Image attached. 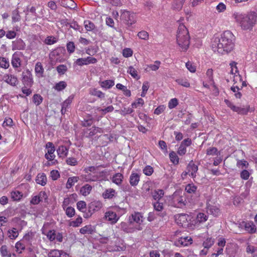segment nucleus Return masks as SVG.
<instances>
[{
    "mask_svg": "<svg viewBox=\"0 0 257 257\" xmlns=\"http://www.w3.org/2000/svg\"><path fill=\"white\" fill-rule=\"evenodd\" d=\"M235 40V36L231 32L225 31L221 35L220 38L213 39L211 44L212 49L214 52L221 54L228 53L234 49Z\"/></svg>",
    "mask_w": 257,
    "mask_h": 257,
    "instance_id": "1",
    "label": "nucleus"
},
{
    "mask_svg": "<svg viewBox=\"0 0 257 257\" xmlns=\"http://www.w3.org/2000/svg\"><path fill=\"white\" fill-rule=\"evenodd\" d=\"M232 17L243 30H251L255 25L257 19L254 12L248 14L234 12Z\"/></svg>",
    "mask_w": 257,
    "mask_h": 257,
    "instance_id": "2",
    "label": "nucleus"
},
{
    "mask_svg": "<svg viewBox=\"0 0 257 257\" xmlns=\"http://www.w3.org/2000/svg\"><path fill=\"white\" fill-rule=\"evenodd\" d=\"M177 42L182 51H186L190 44V36L187 29L184 25H180L177 34Z\"/></svg>",
    "mask_w": 257,
    "mask_h": 257,
    "instance_id": "3",
    "label": "nucleus"
},
{
    "mask_svg": "<svg viewBox=\"0 0 257 257\" xmlns=\"http://www.w3.org/2000/svg\"><path fill=\"white\" fill-rule=\"evenodd\" d=\"M186 198L178 192H175L172 195L171 205L175 207L182 208L186 205Z\"/></svg>",
    "mask_w": 257,
    "mask_h": 257,
    "instance_id": "4",
    "label": "nucleus"
},
{
    "mask_svg": "<svg viewBox=\"0 0 257 257\" xmlns=\"http://www.w3.org/2000/svg\"><path fill=\"white\" fill-rule=\"evenodd\" d=\"M32 236L29 234H26L23 238L15 244L16 251L18 253H22L26 248V246L29 243Z\"/></svg>",
    "mask_w": 257,
    "mask_h": 257,
    "instance_id": "5",
    "label": "nucleus"
},
{
    "mask_svg": "<svg viewBox=\"0 0 257 257\" xmlns=\"http://www.w3.org/2000/svg\"><path fill=\"white\" fill-rule=\"evenodd\" d=\"M224 102L226 105L229 107L233 111L237 112L238 114L245 115L250 111L249 106H246L243 107L236 106L231 101L227 99H225Z\"/></svg>",
    "mask_w": 257,
    "mask_h": 257,
    "instance_id": "6",
    "label": "nucleus"
},
{
    "mask_svg": "<svg viewBox=\"0 0 257 257\" xmlns=\"http://www.w3.org/2000/svg\"><path fill=\"white\" fill-rule=\"evenodd\" d=\"M105 172L104 171L99 172H94L93 173H88L83 176V178L86 182H95L102 180L105 175Z\"/></svg>",
    "mask_w": 257,
    "mask_h": 257,
    "instance_id": "7",
    "label": "nucleus"
},
{
    "mask_svg": "<svg viewBox=\"0 0 257 257\" xmlns=\"http://www.w3.org/2000/svg\"><path fill=\"white\" fill-rule=\"evenodd\" d=\"M46 149L47 151L45 155V158L49 161L54 160L55 158V148L52 142L47 143L46 145Z\"/></svg>",
    "mask_w": 257,
    "mask_h": 257,
    "instance_id": "8",
    "label": "nucleus"
},
{
    "mask_svg": "<svg viewBox=\"0 0 257 257\" xmlns=\"http://www.w3.org/2000/svg\"><path fill=\"white\" fill-rule=\"evenodd\" d=\"M104 218L105 220L110 223L114 224L117 222L119 217L115 212L112 210H108L105 212Z\"/></svg>",
    "mask_w": 257,
    "mask_h": 257,
    "instance_id": "9",
    "label": "nucleus"
},
{
    "mask_svg": "<svg viewBox=\"0 0 257 257\" xmlns=\"http://www.w3.org/2000/svg\"><path fill=\"white\" fill-rule=\"evenodd\" d=\"M97 61V59L94 57H87V58H78L76 60L75 63L76 65L82 66L90 64H95Z\"/></svg>",
    "mask_w": 257,
    "mask_h": 257,
    "instance_id": "10",
    "label": "nucleus"
},
{
    "mask_svg": "<svg viewBox=\"0 0 257 257\" xmlns=\"http://www.w3.org/2000/svg\"><path fill=\"white\" fill-rule=\"evenodd\" d=\"M121 16L127 22L128 25H132L136 22V15L133 13L129 11H124Z\"/></svg>",
    "mask_w": 257,
    "mask_h": 257,
    "instance_id": "11",
    "label": "nucleus"
},
{
    "mask_svg": "<svg viewBox=\"0 0 257 257\" xmlns=\"http://www.w3.org/2000/svg\"><path fill=\"white\" fill-rule=\"evenodd\" d=\"M191 143V140L189 138L183 140L178 148L177 153L180 156L185 155L186 153V147L190 146Z\"/></svg>",
    "mask_w": 257,
    "mask_h": 257,
    "instance_id": "12",
    "label": "nucleus"
},
{
    "mask_svg": "<svg viewBox=\"0 0 257 257\" xmlns=\"http://www.w3.org/2000/svg\"><path fill=\"white\" fill-rule=\"evenodd\" d=\"M102 207V203L100 201L94 200L91 202L88 205V209L89 212L94 213L99 211Z\"/></svg>",
    "mask_w": 257,
    "mask_h": 257,
    "instance_id": "13",
    "label": "nucleus"
},
{
    "mask_svg": "<svg viewBox=\"0 0 257 257\" xmlns=\"http://www.w3.org/2000/svg\"><path fill=\"white\" fill-rule=\"evenodd\" d=\"M23 83L25 86L31 87L33 83L32 75L29 71L23 73Z\"/></svg>",
    "mask_w": 257,
    "mask_h": 257,
    "instance_id": "14",
    "label": "nucleus"
},
{
    "mask_svg": "<svg viewBox=\"0 0 257 257\" xmlns=\"http://www.w3.org/2000/svg\"><path fill=\"white\" fill-rule=\"evenodd\" d=\"M3 80L8 84L13 86H16L18 83V80L16 76L12 74H5Z\"/></svg>",
    "mask_w": 257,
    "mask_h": 257,
    "instance_id": "15",
    "label": "nucleus"
},
{
    "mask_svg": "<svg viewBox=\"0 0 257 257\" xmlns=\"http://www.w3.org/2000/svg\"><path fill=\"white\" fill-rule=\"evenodd\" d=\"M187 171L189 173V175L192 178H194L198 171V166L196 165L193 161H191L187 167Z\"/></svg>",
    "mask_w": 257,
    "mask_h": 257,
    "instance_id": "16",
    "label": "nucleus"
},
{
    "mask_svg": "<svg viewBox=\"0 0 257 257\" xmlns=\"http://www.w3.org/2000/svg\"><path fill=\"white\" fill-rule=\"evenodd\" d=\"M58 2L62 7L70 9H74L77 6L72 0H58Z\"/></svg>",
    "mask_w": 257,
    "mask_h": 257,
    "instance_id": "17",
    "label": "nucleus"
},
{
    "mask_svg": "<svg viewBox=\"0 0 257 257\" xmlns=\"http://www.w3.org/2000/svg\"><path fill=\"white\" fill-rule=\"evenodd\" d=\"M12 65L15 68H19L21 65V60L20 58V53L15 52L12 56Z\"/></svg>",
    "mask_w": 257,
    "mask_h": 257,
    "instance_id": "18",
    "label": "nucleus"
},
{
    "mask_svg": "<svg viewBox=\"0 0 257 257\" xmlns=\"http://www.w3.org/2000/svg\"><path fill=\"white\" fill-rule=\"evenodd\" d=\"M26 48L25 43L21 39H17L13 42V50H24Z\"/></svg>",
    "mask_w": 257,
    "mask_h": 257,
    "instance_id": "19",
    "label": "nucleus"
},
{
    "mask_svg": "<svg viewBox=\"0 0 257 257\" xmlns=\"http://www.w3.org/2000/svg\"><path fill=\"white\" fill-rule=\"evenodd\" d=\"M190 241H192V239L190 237H181L175 242V244L177 246H185L188 245Z\"/></svg>",
    "mask_w": 257,
    "mask_h": 257,
    "instance_id": "20",
    "label": "nucleus"
},
{
    "mask_svg": "<svg viewBox=\"0 0 257 257\" xmlns=\"http://www.w3.org/2000/svg\"><path fill=\"white\" fill-rule=\"evenodd\" d=\"M140 180V175L132 172L130 177V183L132 186H137Z\"/></svg>",
    "mask_w": 257,
    "mask_h": 257,
    "instance_id": "21",
    "label": "nucleus"
},
{
    "mask_svg": "<svg viewBox=\"0 0 257 257\" xmlns=\"http://www.w3.org/2000/svg\"><path fill=\"white\" fill-rule=\"evenodd\" d=\"M69 148L64 146H60L57 150V153L59 157L64 158L68 154Z\"/></svg>",
    "mask_w": 257,
    "mask_h": 257,
    "instance_id": "22",
    "label": "nucleus"
},
{
    "mask_svg": "<svg viewBox=\"0 0 257 257\" xmlns=\"http://www.w3.org/2000/svg\"><path fill=\"white\" fill-rule=\"evenodd\" d=\"M74 98V96L71 95L69 96L67 99H66L62 103V108H61V113L64 114L65 113L67 110V108L68 106L71 104L72 101V100Z\"/></svg>",
    "mask_w": 257,
    "mask_h": 257,
    "instance_id": "23",
    "label": "nucleus"
},
{
    "mask_svg": "<svg viewBox=\"0 0 257 257\" xmlns=\"http://www.w3.org/2000/svg\"><path fill=\"white\" fill-rule=\"evenodd\" d=\"M116 194L115 190L112 188L106 189L102 193V196L104 199H112Z\"/></svg>",
    "mask_w": 257,
    "mask_h": 257,
    "instance_id": "24",
    "label": "nucleus"
},
{
    "mask_svg": "<svg viewBox=\"0 0 257 257\" xmlns=\"http://www.w3.org/2000/svg\"><path fill=\"white\" fill-rule=\"evenodd\" d=\"M79 232L83 234H92L95 232V227L91 225H87L80 228Z\"/></svg>",
    "mask_w": 257,
    "mask_h": 257,
    "instance_id": "25",
    "label": "nucleus"
},
{
    "mask_svg": "<svg viewBox=\"0 0 257 257\" xmlns=\"http://www.w3.org/2000/svg\"><path fill=\"white\" fill-rule=\"evenodd\" d=\"M123 179V175L120 173H117L114 174L112 177V182L117 185L121 184Z\"/></svg>",
    "mask_w": 257,
    "mask_h": 257,
    "instance_id": "26",
    "label": "nucleus"
},
{
    "mask_svg": "<svg viewBox=\"0 0 257 257\" xmlns=\"http://www.w3.org/2000/svg\"><path fill=\"white\" fill-rule=\"evenodd\" d=\"M143 216L139 212H135L132 214L131 217L130 218L131 222L132 221L138 224H141L143 222Z\"/></svg>",
    "mask_w": 257,
    "mask_h": 257,
    "instance_id": "27",
    "label": "nucleus"
},
{
    "mask_svg": "<svg viewBox=\"0 0 257 257\" xmlns=\"http://www.w3.org/2000/svg\"><path fill=\"white\" fill-rule=\"evenodd\" d=\"M206 211L208 214H210L214 216H217L220 213L219 209L216 206L208 205L206 208Z\"/></svg>",
    "mask_w": 257,
    "mask_h": 257,
    "instance_id": "28",
    "label": "nucleus"
},
{
    "mask_svg": "<svg viewBox=\"0 0 257 257\" xmlns=\"http://www.w3.org/2000/svg\"><path fill=\"white\" fill-rule=\"evenodd\" d=\"M164 194V191L163 190L158 189L155 190L152 193V196L156 201H163L162 197Z\"/></svg>",
    "mask_w": 257,
    "mask_h": 257,
    "instance_id": "29",
    "label": "nucleus"
},
{
    "mask_svg": "<svg viewBox=\"0 0 257 257\" xmlns=\"http://www.w3.org/2000/svg\"><path fill=\"white\" fill-rule=\"evenodd\" d=\"M208 219V216L204 213L200 212L197 214L196 217V223H202Z\"/></svg>",
    "mask_w": 257,
    "mask_h": 257,
    "instance_id": "30",
    "label": "nucleus"
},
{
    "mask_svg": "<svg viewBox=\"0 0 257 257\" xmlns=\"http://www.w3.org/2000/svg\"><path fill=\"white\" fill-rule=\"evenodd\" d=\"M37 183L41 185L42 186H45L47 182V177L44 173L39 174L36 180Z\"/></svg>",
    "mask_w": 257,
    "mask_h": 257,
    "instance_id": "31",
    "label": "nucleus"
},
{
    "mask_svg": "<svg viewBox=\"0 0 257 257\" xmlns=\"http://www.w3.org/2000/svg\"><path fill=\"white\" fill-rule=\"evenodd\" d=\"M79 178L77 176H74L68 178L67 180V182L66 184V188L67 189H70L71 188L75 183H77Z\"/></svg>",
    "mask_w": 257,
    "mask_h": 257,
    "instance_id": "32",
    "label": "nucleus"
},
{
    "mask_svg": "<svg viewBox=\"0 0 257 257\" xmlns=\"http://www.w3.org/2000/svg\"><path fill=\"white\" fill-rule=\"evenodd\" d=\"M101 87L105 89H109L114 85V82L112 80H106L99 82Z\"/></svg>",
    "mask_w": 257,
    "mask_h": 257,
    "instance_id": "33",
    "label": "nucleus"
},
{
    "mask_svg": "<svg viewBox=\"0 0 257 257\" xmlns=\"http://www.w3.org/2000/svg\"><path fill=\"white\" fill-rule=\"evenodd\" d=\"M245 230L250 233H253L256 231V227L251 222H245L244 224Z\"/></svg>",
    "mask_w": 257,
    "mask_h": 257,
    "instance_id": "34",
    "label": "nucleus"
},
{
    "mask_svg": "<svg viewBox=\"0 0 257 257\" xmlns=\"http://www.w3.org/2000/svg\"><path fill=\"white\" fill-rule=\"evenodd\" d=\"M185 0H174L172 4V8L176 11H180L182 9Z\"/></svg>",
    "mask_w": 257,
    "mask_h": 257,
    "instance_id": "35",
    "label": "nucleus"
},
{
    "mask_svg": "<svg viewBox=\"0 0 257 257\" xmlns=\"http://www.w3.org/2000/svg\"><path fill=\"white\" fill-rule=\"evenodd\" d=\"M92 190V186L89 184H86L80 189L81 194L84 196L88 195Z\"/></svg>",
    "mask_w": 257,
    "mask_h": 257,
    "instance_id": "36",
    "label": "nucleus"
},
{
    "mask_svg": "<svg viewBox=\"0 0 257 257\" xmlns=\"http://www.w3.org/2000/svg\"><path fill=\"white\" fill-rule=\"evenodd\" d=\"M197 189V187L193 183L187 184L185 187V191L189 194H195Z\"/></svg>",
    "mask_w": 257,
    "mask_h": 257,
    "instance_id": "37",
    "label": "nucleus"
},
{
    "mask_svg": "<svg viewBox=\"0 0 257 257\" xmlns=\"http://www.w3.org/2000/svg\"><path fill=\"white\" fill-rule=\"evenodd\" d=\"M1 253L3 257H16L15 254H11L8 250V247L6 245H2L1 248Z\"/></svg>",
    "mask_w": 257,
    "mask_h": 257,
    "instance_id": "38",
    "label": "nucleus"
},
{
    "mask_svg": "<svg viewBox=\"0 0 257 257\" xmlns=\"http://www.w3.org/2000/svg\"><path fill=\"white\" fill-rule=\"evenodd\" d=\"M164 202L162 201H157L153 203L155 210L158 212H161L164 209Z\"/></svg>",
    "mask_w": 257,
    "mask_h": 257,
    "instance_id": "39",
    "label": "nucleus"
},
{
    "mask_svg": "<svg viewBox=\"0 0 257 257\" xmlns=\"http://www.w3.org/2000/svg\"><path fill=\"white\" fill-rule=\"evenodd\" d=\"M19 232L16 228H13L8 231V237L11 239H16L19 235Z\"/></svg>",
    "mask_w": 257,
    "mask_h": 257,
    "instance_id": "40",
    "label": "nucleus"
},
{
    "mask_svg": "<svg viewBox=\"0 0 257 257\" xmlns=\"http://www.w3.org/2000/svg\"><path fill=\"white\" fill-rule=\"evenodd\" d=\"M90 94L100 99H102L105 97V93L96 88L92 89L90 91Z\"/></svg>",
    "mask_w": 257,
    "mask_h": 257,
    "instance_id": "41",
    "label": "nucleus"
},
{
    "mask_svg": "<svg viewBox=\"0 0 257 257\" xmlns=\"http://www.w3.org/2000/svg\"><path fill=\"white\" fill-rule=\"evenodd\" d=\"M127 72L129 73L134 78L138 80L140 78L137 70L133 66H130L128 68Z\"/></svg>",
    "mask_w": 257,
    "mask_h": 257,
    "instance_id": "42",
    "label": "nucleus"
},
{
    "mask_svg": "<svg viewBox=\"0 0 257 257\" xmlns=\"http://www.w3.org/2000/svg\"><path fill=\"white\" fill-rule=\"evenodd\" d=\"M57 41V39L53 36H49L46 37L44 43L47 45H51L55 44Z\"/></svg>",
    "mask_w": 257,
    "mask_h": 257,
    "instance_id": "43",
    "label": "nucleus"
},
{
    "mask_svg": "<svg viewBox=\"0 0 257 257\" xmlns=\"http://www.w3.org/2000/svg\"><path fill=\"white\" fill-rule=\"evenodd\" d=\"M84 27L87 31H90L95 28L94 24L89 20H85L84 22Z\"/></svg>",
    "mask_w": 257,
    "mask_h": 257,
    "instance_id": "44",
    "label": "nucleus"
},
{
    "mask_svg": "<svg viewBox=\"0 0 257 257\" xmlns=\"http://www.w3.org/2000/svg\"><path fill=\"white\" fill-rule=\"evenodd\" d=\"M12 19L13 22L16 23L19 22L21 20V16L18 9L14 10L12 12Z\"/></svg>",
    "mask_w": 257,
    "mask_h": 257,
    "instance_id": "45",
    "label": "nucleus"
},
{
    "mask_svg": "<svg viewBox=\"0 0 257 257\" xmlns=\"http://www.w3.org/2000/svg\"><path fill=\"white\" fill-rule=\"evenodd\" d=\"M67 86V83L64 81H61L56 84L54 86V89L58 91L64 89Z\"/></svg>",
    "mask_w": 257,
    "mask_h": 257,
    "instance_id": "46",
    "label": "nucleus"
},
{
    "mask_svg": "<svg viewBox=\"0 0 257 257\" xmlns=\"http://www.w3.org/2000/svg\"><path fill=\"white\" fill-rule=\"evenodd\" d=\"M77 208L80 211L84 212L87 208V205L85 201H79L77 204Z\"/></svg>",
    "mask_w": 257,
    "mask_h": 257,
    "instance_id": "47",
    "label": "nucleus"
},
{
    "mask_svg": "<svg viewBox=\"0 0 257 257\" xmlns=\"http://www.w3.org/2000/svg\"><path fill=\"white\" fill-rule=\"evenodd\" d=\"M23 194L19 191H15L11 193V197L14 200H20Z\"/></svg>",
    "mask_w": 257,
    "mask_h": 257,
    "instance_id": "48",
    "label": "nucleus"
},
{
    "mask_svg": "<svg viewBox=\"0 0 257 257\" xmlns=\"http://www.w3.org/2000/svg\"><path fill=\"white\" fill-rule=\"evenodd\" d=\"M169 157L170 161L174 164H178L179 163V158L176 155V153H175L174 151H172L170 153Z\"/></svg>",
    "mask_w": 257,
    "mask_h": 257,
    "instance_id": "49",
    "label": "nucleus"
},
{
    "mask_svg": "<svg viewBox=\"0 0 257 257\" xmlns=\"http://www.w3.org/2000/svg\"><path fill=\"white\" fill-rule=\"evenodd\" d=\"M10 66L9 60L5 57H0V67L5 69L8 68Z\"/></svg>",
    "mask_w": 257,
    "mask_h": 257,
    "instance_id": "50",
    "label": "nucleus"
},
{
    "mask_svg": "<svg viewBox=\"0 0 257 257\" xmlns=\"http://www.w3.org/2000/svg\"><path fill=\"white\" fill-rule=\"evenodd\" d=\"M214 241L212 238H207L203 243L204 248L209 249L213 244Z\"/></svg>",
    "mask_w": 257,
    "mask_h": 257,
    "instance_id": "51",
    "label": "nucleus"
},
{
    "mask_svg": "<svg viewBox=\"0 0 257 257\" xmlns=\"http://www.w3.org/2000/svg\"><path fill=\"white\" fill-rule=\"evenodd\" d=\"M178 84L185 87H190V83L186 79L180 78L176 80Z\"/></svg>",
    "mask_w": 257,
    "mask_h": 257,
    "instance_id": "52",
    "label": "nucleus"
},
{
    "mask_svg": "<svg viewBox=\"0 0 257 257\" xmlns=\"http://www.w3.org/2000/svg\"><path fill=\"white\" fill-rule=\"evenodd\" d=\"M35 72L37 74L42 75L44 72V69L41 62H37L35 66Z\"/></svg>",
    "mask_w": 257,
    "mask_h": 257,
    "instance_id": "53",
    "label": "nucleus"
},
{
    "mask_svg": "<svg viewBox=\"0 0 257 257\" xmlns=\"http://www.w3.org/2000/svg\"><path fill=\"white\" fill-rule=\"evenodd\" d=\"M65 213L69 217H72L75 215V211L74 208L68 207L65 208Z\"/></svg>",
    "mask_w": 257,
    "mask_h": 257,
    "instance_id": "54",
    "label": "nucleus"
},
{
    "mask_svg": "<svg viewBox=\"0 0 257 257\" xmlns=\"http://www.w3.org/2000/svg\"><path fill=\"white\" fill-rule=\"evenodd\" d=\"M114 109V107L112 105H109L106 107L105 108H101L100 107H98L97 110L98 111H101L103 113V114H105L107 112H112Z\"/></svg>",
    "mask_w": 257,
    "mask_h": 257,
    "instance_id": "55",
    "label": "nucleus"
},
{
    "mask_svg": "<svg viewBox=\"0 0 257 257\" xmlns=\"http://www.w3.org/2000/svg\"><path fill=\"white\" fill-rule=\"evenodd\" d=\"M66 163L70 166H75L78 164L77 159L73 157H69L66 160Z\"/></svg>",
    "mask_w": 257,
    "mask_h": 257,
    "instance_id": "56",
    "label": "nucleus"
},
{
    "mask_svg": "<svg viewBox=\"0 0 257 257\" xmlns=\"http://www.w3.org/2000/svg\"><path fill=\"white\" fill-rule=\"evenodd\" d=\"M66 48L67 51L70 53L71 54L73 53L75 49V46L73 42H69L67 43L66 45Z\"/></svg>",
    "mask_w": 257,
    "mask_h": 257,
    "instance_id": "57",
    "label": "nucleus"
},
{
    "mask_svg": "<svg viewBox=\"0 0 257 257\" xmlns=\"http://www.w3.org/2000/svg\"><path fill=\"white\" fill-rule=\"evenodd\" d=\"M93 122V118L91 116H89L88 118L84 119V121H82V125L85 127L89 126L92 124Z\"/></svg>",
    "mask_w": 257,
    "mask_h": 257,
    "instance_id": "58",
    "label": "nucleus"
},
{
    "mask_svg": "<svg viewBox=\"0 0 257 257\" xmlns=\"http://www.w3.org/2000/svg\"><path fill=\"white\" fill-rule=\"evenodd\" d=\"M43 98L39 94H34L33 97V102L37 105H39L42 102Z\"/></svg>",
    "mask_w": 257,
    "mask_h": 257,
    "instance_id": "59",
    "label": "nucleus"
},
{
    "mask_svg": "<svg viewBox=\"0 0 257 257\" xmlns=\"http://www.w3.org/2000/svg\"><path fill=\"white\" fill-rule=\"evenodd\" d=\"M144 104V101L142 98H138L137 101L132 104L133 108H137L142 106Z\"/></svg>",
    "mask_w": 257,
    "mask_h": 257,
    "instance_id": "60",
    "label": "nucleus"
},
{
    "mask_svg": "<svg viewBox=\"0 0 257 257\" xmlns=\"http://www.w3.org/2000/svg\"><path fill=\"white\" fill-rule=\"evenodd\" d=\"M160 64V61H156L153 64H150L147 66L148 68H149L151 70L153 71H156L159 68Z\"/></svg>",
    "mask_w": 257,
    "mask_h": 257,
    "instance_id": "61",
    "label": "nucleus"
},
{
    "mask_svg": "<svg viewBox=\"0 0 257 257\" xmlns=\"http://www.w3.org/2000/svg\"><path fill=\"white\" fill-rule=\"evenodd\" d=\"M133 54V51L131 48H126L122 50V55L125 58L132 56Z\"/></svg>",
    "mask_w": 257,
    "mask_h": 257,
    "instance_id": "62",
    "label": "nucleus"
},
{
    "mask_svg": "<svg viewBox=\"0 0 257 257\" xmlns=\"http://www.w3.org/2000/svg\"><path fill=\"white\" fill-rule=\"evenodd\" d=\"M178 104V99L176 98L171 99L168 103V107L170 109L175 108Z\"/></svg>",
    "mask_w": 257,
    "mask_h": 257,
    "instance_id": "63",
    "label": "nucleus"
},
{
    "mask_svg": "<svg viewBox=\"0 0 257 257\" xmlns=\"http://www.w3.org/2000/svg\"><path fill=\"white\" fill-rule=\"evenodd\" d=\"M60 250L58 249H52L48 254V257H59Z\"/></svg>",
    "mask_w": 257,
    "mask_h": 257,
    "instance_id": "64",
    "label": "nucleus"
}]
</instances>
